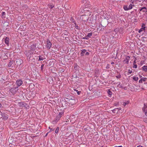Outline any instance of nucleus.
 Segmentation results:
<instances>
[{"mask_svg":"<svg viewBox=\"0 0 147 147\" xmlns=\"http://www.w3.org/2000/svg\"><path fill=\"white\" fill-rule=\"evenodd\" d=\"M82 39H84L88 40L89 39V37H88L87 36V35L85 36L84 37H83Z\"/></svg>","mask_w":147,"mask_h":147,"instance_id":"nucleus-33","label":"nucleus"},{"mask_svg":"<svg viewBox=\"0 0 147 147\" xmlns=\"http://www.w3.org/2000/svg\"><path fill=\"white\" fill-rule=\"evenodd\" d=\"M128 73H129V74H131L132 73V71L131 70H130V69H129L128 70Z\"/></svg>","mask_w":147,"mask_h":147,"instance_id":"nucleus-42","label":"nucleus"},{"mask_svg":"<svg viewBox=\"0 0 147 147\" xmlns=\"http://www.w3.org/2000/svg\"><path fill=\"white\" fill-rule=\"evenodd\" d=\"M59 127H57L56 129L55 130V133L56 134H57L58 133V131L59 130Z\"/></svg>","mask_w":147,"mask_h":147,"instance_id":"nucleus-34","label":"nucleus"},{"mask_svg":"<svg viewBox=\"0 0 147 147\" xmlns=\"http://www.w3.org/2000/svg\"><path fill=\"white\" fill-rule=\"evenodd\" d=\"M134 6V5H132L131 4H130L129 5L128 7L129 8V10L132 9L133 8V6Z\"/></svg>","mask_w":147,"mask_h":147,"instance_id":"nucleus-24","label":"nucleus"},{"mask_svg":"<svg viewBox=\"0 0 147 147\" xmlns=\"http://www.w3.org/2000/svg\"><path fill=\"white\" fill-rule=\"evenodd\" d=\"M5 12H2V16H3L5 15Z\"/></svg>","mask_w":147,"mask_h":147,"instance_id":"nucleus-45","label":"nucleus"},{"mask_svg":"<svg viewBox=\"0 0 147 147\" xmlns=\"http://www.w3.org/2000/svg\"><path fill=\"white\" fill-rule=\"evenodd\" d=\"M68 100L67 101L68 102L69 105H74L76 102L75 99H74V97H73L71 99L67 98Z\"/></svg>","mask_w":147,"mask_h":147,"instance_id":"nucleus-3","label":"nucleus"},{"mask_svg":"<svg viewBox=\"0 0 147 147\" xmlns=\"http://www.w3.org/2000/svg\"><path fill=\"white\" fill-rule=\"evenodd\" d=\"M136 60H135L134 61V64H136Z\"/></svg>","mask_w":147,"mask_h":147,"instance_id":"nucleus-48","label":"nucleus"},{"mask_svg":"<svg viewBox=\"0 0 147 147\" xmlns=\"http://www.w3.org/2000/svg\"><path fill=\"white\" fill-rule=\"evenodd\" d=\"M115 64V63L114 62H112L111 63V64Z\"/></svg>","mask_w":147,"mask_h":147,"instance_id":"nucleus-53","label":"nucleus"},{"mask_svg":"<svg viewBox=\"0 0 147 147\" xmlns=\"http://www.w3.org/2000/svg\"><path fill=\"white\" fill-rule=\"evenodd\" d=\"M114 147H123L122 146H115Z\"/></svg>","mask_w":147,"mask_h":147,"instance_id":"nucleus-52","label":"nucleus"},{"mask_svg":"<svg viewBox=\"0 0 147 147\" xmlns=\"http://www.w3.org/2000/svg\"><path fill=\"white\" fill-rule=\"evenodd\" d=\"M140 11H142L143 12H146L147 11V9L146 7H143L140 8L139 9Z\"/></svg>","mask_w":147,"mask_h":147,"instance_id":"nucleus-16","label":"nucleus"},{"mask_svg":"<svg viewBox=\"0 0 147 147\" xmlns=\"http://www.w3.org/2000/svg\"><path fill=\"white\" fill-rule=\"evenodd\" d=\"M9 39L8 37H6L5 40V43L8 46L9 45Z\"/></svg>","mask_w":147,"mask_h":147,"instance_id":"nucleus-17","label":"nucleus"},{"mask_svg":"<svg viewBox=\"0 0 147 147\" xmlns=\"http://www.w3.org/2000/svg\"><path fill=\"white\" fill-rule=\"evenodd\" d=\"M47 44L46 45V47L48 49H49L51 48L52 44L48 39L47 40Z\"/></svg>","mask_w":147,"mask_h":147,"instance_id":"nucleus-9","label":"nucleus"},{"mask_svg":"<svg viewBox=\"0 0 147 147\" xmlns=\"http://www.w3.org/2000/svg\"><path fill=\"white\" fill-rule=\"evenodd\" d=\"M81 92L80 91H78L77 92V94H78V95H80V94Z\"/></svg>","mask_w":147,"mask_h":147,"instance_id":"nucleus-47","label":"nucleus"},{"mask_svg":"<svg viewBox=\"0 0 147 147\" xmlns=\"http://www.w3.org/2000/svg\"><path fill=\"white\" fill-rule=\"evenodd\" d=\"M142 77V76H140V78H141V77Z\"/></svg>","mask_w":147,"mask_h":147,"instance_id":"nucleus-63","label":"nucleus"},{"mask_svg":"<svg viewBox=\"0 0 147 147\" xmlns=\"http://www.w3.org/2000/svg\"><path fill=\"white\" fill-rule=\"evenodd\" d=\"M118 29L117 28H116L113 31V34H114V32H115V34L117 33V32H118Z\"/></svg>","mask_w":147,"mask_h":147,"instance_id":"nucleus-28","label":"nucleus"},{"mask_svg":"<svg viewBox=\"0 0 147 147\" xmlns=\"http://www.w3.org/2000/svg\"><path fill=\"white\" fill-rule=\"evenodd\" d=\"M2 107V105L0 103V108H1Z\"/></svg>","mask_w":147,"mask_h":147,"instance_id":"nucleus-55","label":"nucleus"},{"mask_svg":"<svg viewBox=\"0 0 147 147\" xmlns=\"http://www.w3.org/2000/svg\"><path fill=\"white\" fill-rule=\"evenodd\" d=\"M118 108H115V109H113L112 110V112L114 113H117L118 112Z\"/></svg>","mask_w":147,"mask_h":147,"instance_id":"nucleus-20","label":"nucleus"},{"mask_svg":"<svg viewBox=\"0 0 147 147\" xmlns=\"http://www.w3.org/2000/svg\"><path fill=\"white\" fill-rule=\"evenodd\" d=\"M144 107L142 109L143 110L144 112L145 111L144 109H145V108L147 107V106L145 104H144Z\"/></svg>","mask_w":147,"mask_h":147,"instance_id":"nucleus-31","label":"nucleus"},{"mask_svg":"<svg viewBox=\"0 0 147 147\" xmlns=\"http://www.w3.org/2000/svg\"><path fill=\"white\" fill-rule=\"evenodd\" d=\"M55 0H52V1L54 2H55Z\"/></svg>","mask_w":147,"mask_h":147,"instance_id":"nucleus-58","label":"nucleus"},{"mask_svg":"<svg viewBox=\"0 0 147 147\" xmlns=\"http://www.w3.org/2000/svg\"><path fill=\"white\" fill-rule=\"evenodd\" d=\"M44 64H42L41 65V69L42 71L43 69V67L44 66Z\"/></svg>","mask_w":147,"mask_h":147,"instance_id":"nucleus-38","label":"nucleus"},{"mask_svg":"<svg viewBox=\"0 0 147 147\" xmlns=\"http://www.w3.org/2000/svg\"><path fill=\"white\" fill-rule=\"evenodd\" d=\"M100 27V26L99 25V27L98 28H97V29L98 30H100L102 29V28Z\"/></svg>","mask_w":147,"mask_h":147,"instance_id":"nucleus-44","label":"nucleus"},{"mask_svg":"<svg viewBox=\"0 0 147 147\" xmlns=\"http://www.w3.org/2000/svg\"><path fill=\"white\" fill-rule=\"evenodd\" d=\"M107 24L108 23L106 20H102L101 21L100 25L101 26V27H105Z\"/></svg>","mask_w":147,"mask_h":147,"instance_id":"nucleus-10","label":"nucleus"},{"mask_svg":"<svg viewBox=\"0 0 147 147\" xmlns=\"http://www.w3.org/2000/svg\"><path fill=\"white\" fill-rule=\"evenodd\" d=\"M74 90H75V91H76L77 92L78 91V90H76V89H74Z\"/></svg>","mask_w":147,"mask_h":147,"instance_id":"nucleus-59","label":"nucleus"},{"mask_svg":"<svg viewBox=\"0 0 147 147\" xmlns=\"http://www.w3.org/2000/svg\"><path fill=\"white\" fill-rule=\"evenodd\" d=\"M92 32L88 33L87 35V36L89 38H90L92 36Z\"/></svg>","mask_w":147,"mask_h":147,"instance_id":"nucleus-26","label":"nucleus"},{"mask_svg":"<svg viewBox=\"0 0 147 147\" xmlns=\"http://www.w3.org/2000/svg\"><path fill=\"white\" fill-rule=\"evenodd\" d=\"M129 102L128 101H126V102H123V105L124 106H125L126 105L128 104Z\"/></svg>","mask_w":147,"mask_h":147,"instance_id":"nucleus-27","label":"nucleus"},{"mask_svg":"<svg viewBox=\"0 0 147 147\" xmlns=\"http://www.w3.org/2000/svg\"><path fill=\"white\" fill-rule=\"evenodd\" d=\"M82 20L83 21L86 22L88 20V16L85 15H82L81 16Z\"/></svg>","mask_w":147,"mask_h":147,"instance_id":"nucleus-13","label":"nucleus"},{"mask_svg":"<svg viewBox=\"0 0 147 147\" xmlns=\"http://www.w3.org/2000/svg\"><path fill=\"white\" fill-rule=\"evenodd\" d=\"M18 105L20 107H24L26 109H28L29 108V106L24 102H19L18 103Z\"/></svg>","mask_w":147,"mask_h":147,"instance_id":"nucleus-4","label":"nucleus"},{"mask_svg":"<svg viewBox=\"0 0 147 147\" xmlns=\"http://www.w3.org/2000/svg\"><path fill=\"white\" fill-rule=\"evenodd\" d=\"M89 53L88 52H86L85 53L86 55H89Z\"/></svg>","mask_w":147,"mask_h":147,"instance_id":"nucleus-43","label":"nucleus"},{"mask_svg":"<svg viewBox=\"0 0 147 147\" xmlns=\"http://www.w3.org/2000/svg\"><path fill=\"white\" fill-rule=\"evenodd\" d=\"M116 77L117 78H120L121 77V75H119L116 76Z\"/></svg>","mask_w":147,"mask_h":147,"instance_id":"nucleus-41","label":"nucleus"},{"mask_svg":"<svg viewBox=\"0 0 147 147\" xmlns=\"http://www.w3.org/2000/svg\"><path fill=\"white\" fill-rule=\"evenodd\" d=\"M141 79L142 80V81L144 82L146 81L147 79V78H141Z\"/></svg>","mask_w":147,"mask_h":147,"instance_id":"nucleus-37","label":"nucleus"},{"mask_svg":"<svg viewBox=\"0 0 147 147\" xmlns=\"http://www.w3.org/2000/svg\"><path fill=\"white\" fill-rule=\"evenodd\" d=\"M49 8L51 9H52L53 8V7H54V5H50V4L49 5Z\"/></svg>","mask_w":147,"mask_h":147,"instance_id":"nucleus-36","label":"nucleus"},{"mask_svg":"<svg viewBox=\"0 0 147 147\" xmlns=\"http://www.w3.org/2000/svg\"><path fill=\"white\" fill-rule=\"evenodd\" d=\"M54 130V129L51 128L50 129V131H53Z\"/></svg>","mask_w":147,"mask_h":147,"instance_id":"nucleus-49","label":"nucleus"},{"mask_svg":"<svg viewBox=\"0 0 147 147\" xmlns=\"http://www.w3.org/2000/svg\"><path fill=\"white\" fill-rule=\"evenodd\" d=\"M71 20L72 22L74 24H75V23H76L75 22V20L74 19L72 18V17H71Z\"/></svg>","mask_w":147,"mask_h":147,"instance_id":"nucleus-30","label":"nucleus"},{"mask_svg":"<svg viewBox=\"0 0 147 147\" xmlns=\"http://www.w3.org/2000/svg\"><path fill=\"white\" fill-rule=\"evenodd\" d=\"M123 88L125 90H127V88L126 87H123Z\"/></svg>","mask_w":147,"mask_h":147,"instance_id":"nucleus-50","label":"nucleus"},{"mask_svg":"<svg viewBox=\"0 0 147 147\" xmlns=\"http://www.w3.org/2000/svg\"><path fill=\"white\" fill-rule=\"evenodd\" d=\"M1 115L2 116L1 118L3 120H6L8 118L9 116L4 113H1Z\"/></svg>","mask_w":147,"mask_h":147,"instance_id":"nucleus-7","label":"nucleus"},{"mask_svg":"<svg viewBox=\"0 0 147 147\" xmlns=\"http://www.w3.org/2000/svg\"><path fill=\"white\" fill-rule=\"evenodd\" d=\"M145 114L147 116V111L145 112Z\"/></svg>","mask_w":147,"mask_h":147,"instance_id":"nucleus-51","label":"nucleus"},{"mask_svg":"<svg viewBox=\"0 0 147 147\" xmlns=\"http://www.w3.org/2000/svg\"><path fill=\"white\" fill-rule=\"evenodd\" d=\"M107 93L109 94V95H111L112 94V92L110 90H109L107 91Z\"/></svg>","mask_w":147,"mask_h":147,"instance_id":"nucleus-25","label":"nucleus"},{"mask_svg":"<svg viewBox=\"0 0 147 147\" xmlns=\"http://www.w3.org/2000/svg\"><path fill=\"white\" fill-rule=\"evenodd\" d=\"M49 129H51V128H50V127H49Z\"/></svg>","mask_w":147,"mask_h":147,"instance_id":"nucleus-64","label":"nucleus"},{"mask_svg":"<svg viewBox=\"0 0 147 147\" xmlns=\"http://www.w3.org/2000/svg\"><path fill=\"white\" fill-rule=\"evenodd\" d=\"M86 50L85 49H83L80 55L81 56H84V54L86 52Z\"/></svg>","mask_w":147,"mask_h":147,"instance_id":"nucleus-19","label":"nucleus"},{"mask_svg":"<svg viewBox=\"0 0 147 147\" xmlns=\"http://www.w3.org/2000/svg\"><path fill=\"white\" fill-rule=\"evenodd\" d=\"M46 62L45 61H43V63H44V62Z\"/></svg>","mask_w":147,"mask_h":147,"instance_id":"nucleus-61","label":"nucleus"},{"mask_svg":"<svg viewBox=\"0 0 147 147\" xmlns=\"http://www.w3.org/2000/svg\"><path fill=\"white\" fill-rule=\"evenodd\" d=\"M142 79L141 78L139 80V82L140 83H142Z\"/></svg>","mask_w":147,"mask_h":147,"instance_id":"nucleus-46","label":"nucleus"},{"mask_svg":"<svg viewBox=\"0 0 147 147\" xmlns=\"http://www.w3.org/2000/svg\"><path fill=\"white\" fill-rule=\"evenodd\" d=\"M36 43H34L33 44L31 45L30 46V50H31V51H32V52L34 51V50L36 48Z\"/></svg>","mask_w":147,"mask_h":147,"instance_id":"nucleus-11","label":"nucleus"},{"mask_svg":"<svg viewBox=\"0 0 147 147\" xmlns=\"http://www.w3.org/2000/svg\"><path fill=\"white\" fill-rule=\"evenodd\" d=\"M142 70L145 72H146L147 71V66L144 65L142 67Z\"/></svg>","mask_w":147,"mask_h":147,"instance_id":"nucleus-18","label":"nucleus"},{"mask_svg":"<svg viewBox=\"0 0 147 147\" xmlns=\"http://www.w3.org/2000/svg\"><path fill=\"white\" fill-rule=\"evenodd\" d=\"M63 114L64 113L63 112L59 113L55 118V121L57 122L60 119L61 116L63 115Z\"/></svg>","mask_w":147,"mask_h":147,"instance_id":"nucleus-6","label":"nucleus"},{"mask_svg":"<svg viewBox=\"0 0 147 147\" xmlns=\"http://www.w3.org/2000/svg\"><path fill=\"white\" fill-rule=\"evenodd\" d=\"M13 61H10L9 63H8V67H10L11 66V65H12L13 64Z\"/></svg>","mask_w":147,"mask_h":147,"instance_id":"nucleus-22","label":"nucleus"},{"mask_svg":"<svg viewBox=\"0 0 147 147\" xmlns=\"http://www.w3.org/2000/svg\"><path fill=\"white\" fill-rule=\"evenodd\" d=\"M75 25V28L78 30H80V28L79 26H78L77 24L76 23H75V24H74Z\"/></svg>","mask_w":147,"mask_h":147,"instance_id":"nucleus-23","label":"nucleus"},{"mask_svg":"<svg viewBox=\"0 0 147 147\" xmlns=\"http://www.w3.org/2000/svg\"><path fill=\"white\" fill-rule=\"evenodd\" d=\"M23 83L22 81L20 80H17L16 82V85L18 86H21Z\"/></svg>","mask_w":147,"mask_h":147,"instance_id":"nucleus-12","label":"nucleus"},{"mask_svg":"<svg viewBox=\"0 0 147 147\" xmlns=\"http://www.w3.org/2000/svg\"><path fill=\"white\" fill-rule=\"evenodd\" d=\"M111 30H109V31H108V33H109V32H111Z\"/></svg>","mask_w":147,"mask_h":147,"instance_id":"nucleus-60","label":"nucleus"},{"mask_svg":"<svg viewBox=\"0 0 147 147\" xmlns=\"http://www.w3.org/2000/svg\"><path fill=\"white\" fill-rule=\"evenodd\" d=\"M144 121L145 123H147V118L144 119Z\"/></svg>","mask_w":147,"mask_h":147,"instance_id":"nucleus-40","label":"nucleus"},{"mask_svg":"<svg viewBox=\"0 0 147 147\" xmlns=\"http://www.w3.org/2000/svg\"><path fill=\"white\" fill-rule=\"evenodd\" d=\"M48 133H47L46 134V135H45V136H47V135H48Z\"/></svg>","mask_w":147,"mask_h":147,"instance_id":"nucleus-57","label":"nucleus"},{"mask_svg":"<svg viewBox=\"0 0 147 147\" xmlns=\"http://www.w3.org/2000/svg\"><path fill=\"white\" fill-rule=\"evenodd\" d=\"M16 62L17 65H20L22 63L23 61L21 59L19 58L16 59Z\"/></svg>","mask_w":147,"mask_h":147,"instance_id":"nucleus-14","label":"nucleus"},{"mask_svg":"<svg viewBox=\"0 0 147 147\" xmlns=\"http://www.w3.org/2000/svg\"><path fill=\"white\" fill-rule=\"evenodd\" d=\"M110 67V65L109 64H107L106 67V68L108 69H109Z\"/></svg>","mask_w":147,"mask_h":147,"instance_id":"nucleus-39","label":"nucleus"},{"mask_svg":"<svg viewBox=\"0 0 147 147\" xmlns=\"http://www.w3.org/2000/svg\"><path fill=\"white\" fill-rule=\"evenodd\" d=\"M130 57L129 56L126 55L125 59L123 61V62L124 63L128 64Z\"/></svg>","mask_w":147,"mask_h":147,"instance_id":"nucleus-8","label":"nucleus"},{"mask_svg":"<svg viewBox=\"0 0 147 147\" xmlns=\"http://www.w3.org/2000/svg\"><path fill=\"white\" fill-rule=\"evenodd\" d=\"M39 59L38 60V61H40L43 60L44 59V58L42 57L40 55L38 56Z\"/></svg>","mask_w":147,"mask_h":147,"instance_id":"nucleus-21","label":"nucleus"},{"mask_svg":"<svg viewBox=\"0 0 147 147\" xmlns=\"http://www.w3.org/2000/svg\"><path fill=\"white\" fill-rule=\"evenodd\" d=\"M120 87L121 88H123V86H120Z\"/></svg>","mask_w":147,"mask_h":147,"instance_id":"nucleus-56","label":"nucleus"},{"mask_svg":"<svg viewBox=\"0 0 147 147\" xmlns=\"http://www.w3.org/2000/svg\"><path fill=\"white\" fill-rule=\"evenodd\" d=\"M124 9L126 11L128 10H129L128 7H127V6H124L123 7Z\"/></svg>","mask_w":147,"mask_h":147,"instance_id":"nucleus-29","label":"nucleus"},{"mask_svg":"<svg viewBox=\"0 0 147 147\" xmlns=\"http://www.w3.org/2000/svg\"><path fill=\"white\" fill-rule=\"evenodd\" d=\"M62 107H63L65 109L67 108V107H70L69 102L67 101H63L61 102Z\"/></svg>","mask_w":147,"mask_h":147,"instance_id":"nucleus-5","label":"nucleus"},{"mask_svg":"<svg viewBox=\"0 0 147 147\" xmlns=\"http://www.w3.org/2000/svg\"><path fill=\"white\" fill-rule=\"evenodd\" d=\"M137 147H143L142 146H141L140 145L138 146H137Z\"/></svg>","mask_w":147,"mask_h":147,"instance_id":"nucleus-54","label":"nucleus"},{"mask_svg":"<svg viewBox=\"0 0 147 147\" xmlns=\"http://www.w3.org/2000/svg\"><path fill=\"white\" fill-rule=\"evenodd\" d=\"M133 79L135 81H137L138 80V77H133Z\"/></svg>","mask_w":147,"mask_h":147,"instance_id":"nucleus-32","label":"nucleus"},{"mask_svg":"<svg viewBox=\"0 0 147 147\" xmlns=\"http://www.w3.org/2000/svg\"><path fill=\"white\" fill-rule=\"evenodd\" d=\"M145 24H142V28L139 30L138 32L140 33L143 30H145Z\"/></svg>","mask_w":147,"mask_h":147,"instance_id":"nucleus-15","label":"nucleus"},{"mask_svg":"<svg viewBox=\"0 0 147 147\" xmlns=\"http://www.w3.org/2000/svg\"><path fill=\"white\" fill-rule=\"evenodd\" d=\"M133 68H136L137 67V65L136 64H133Z\"/></svg>","mask_w":147,"mask_h":147,"instance_id":"nucleus-35","label":"nucleus"},{"mask_svg":"<svg viewBox=\"0 0 147 147\" xmlns=\"http://www.w3.org/2000/svg\"><path fill=\"white\" fill-rule=\"evenodd\" d=\"M134 134H136V133H135V132H134Z\"/></svg>","mask_w":147,"mask_h":147,"instance_id":"nucleus-62","label":"nucleus"},{"mask_svg":"<svg viewBox=\"0 0 147 147\" xmlns=\"http://www.w3.org/2000/svg\"><path fill=\"white\" fill-rule=\"evenodd\" d=\"M18 86L11 88L9 90V92L13 95H15L18 91Z\"/></svg>","mask_w":147,"mask_h":147,"instance_id":"nucleus-2","label":"nucleus"},{"mask_svg":"<svg viewBox=\"0 0 147 147\" xmlns=\"http://www.w3.org/2000/svg\"><path fill=\"white\" fill-rule=\"evenodd\" d=\"M36 51H35L34 52V51L32 52L31 50L28 51H25L24 53V54L27 56L28 60H30V57H31L32 54H34Z\"/></svg>","mask_w":147,"mask_h":147,"instance_id":"nucleus-1","label":"nucleus"}]
</instances>
